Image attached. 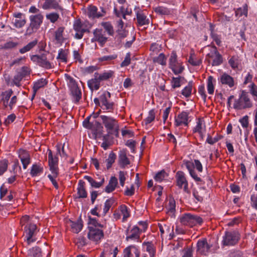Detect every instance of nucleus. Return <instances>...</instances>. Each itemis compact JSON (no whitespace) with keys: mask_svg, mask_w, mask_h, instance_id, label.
Listing matches in <instances>:
<instances>
[{"mask_svg":"<svg viewBox=\"0 0 257 257\" xmlns=\"http://www.w3.org/2000/svg\"><path fill=\"white\" fill-rule=\"evenodd\" d=\"M23 78V77L18 72H17V74L14 77L13 80V85L19 86L20 85V83Z\"/></svg>","mask_w":257,"mask_h":257,"instance_id":"774afa93","label":"nucleus"},{"mask_svg":"<svg viewBox=\"0 0 257 257\" xmlns=\"http://www.w3.org/2000/svg\"><path fill=\"white\" fill-rule=\"evenodd\" d=\"M189 112L187 111H183L175 117V125L176 126H188L190 120L189 116Z\"/></svg>","mask_w":257,"mask_h":257,"instance_id":"f8f14e48","label":"nucleus"},{"mask_svg":"<svg viewBox=\"0 0 257 257\" xmlns=\"http://www.w3.org/2000/svg\"><path fill=\"white\" fill-rule=\"evenodd\" d=\"M47 20H49L52 23L56 22L59 18V15L55 12H52L47 14L46 15Z\"/></svg>","mask_w":257,"mask_h":257,"instance_id":"864d4df0","label":"nucleus"},{"mask_svg":"<svg viewBox=\"0 0 257 257\" xmlns=\"http://www.w3.org/2000/svg\"><path fill=\"white\" fill-rule=\"evenodd\" d=\"M211 246V245L208 243L206 239L199 240L197 243V251L202 254L206 255L209 252Z\"/></svg>","mask_w":257,"mask_h":257,"instance_id":"dca6fc26","label":"nucleus"},{"mask_svg":"<svg viewBox=\"0 0 257 257\" xmlns=\"http://www.w3.org/2000/svg\"><path fill=\"white\" fill-rule=\"evenodd\" d=\"M116 157L115 154L113 152H111L109 153L108 158L106 160V168L107 170L109 169L111 167L112 165L115 162Z\"/></svg>","mask_w":257,"mask_h":257,"instance_id":"a18cd8bd","label":"nucleus"},{"mask_svg":"<svg viewBox=\"0 0 257 257\" xmlns=\"http://www.w3.org/2000/svg\"><path fill=\"white\" fill-rule=\"evenodd\" d=\"M180 222L183 225L193 227L197 224H201L203 220L200 217L197 215L186 213L181 218Z\"/></svg>","mask_w":257,"mask_h":257,"instance_id":"1a4fd4ad","label":"nucleus"},{"mask_svg":"<svg viewBox=\"0 0 257 257\" xmlns=\"http://www.w3.org/2000/svg\"><path fill=\"white\" fill-rule=\"evenodd\" d=\"M8 161L7 160H3L0 161V175H3L8 168Z\"/></svg>","mask_w":257,"mask_h":257,"instance_id":"0e129e2a","label":"nucleus"},{"mask_svg":"<svg viewBox=\"0 0 257 257\" xmlns=\"http://www.w3.org/2000/svg\"><path fill=\"white\" fill-rule=\"evenodd\" d=\"M140 237V229L137 226H134L130 231V234L126 237V240L130 239L134 240L139 238Z\"/></svg>","mask_w":257,"mask_h":257,"instance_id":"2f4dec72","label":"nucleus"},{"mask_svg":"<svg viewBox=\"0 0 257 257\" xmlns=\"http://www.w3.org/2000/svg\"><path fill=\"white\" fill-rule=\"evenodd\" d=\"M22 226H24V230L25 234V240L28 245L36 240L35 237L39 231L36 225L33 223L30 217L27 215L23 216L20 220Z\"/></svg>","mask_w":257,"mask_h":257,"instance_id":"f257e3e1","label":"nucleus"},{"mask_svg":"<svg viewBox=\"0 0 257 257\" xmlns=\"http://www.w3.org/2000/svg\"><path fill=\"white\" fill-rule=\"evenodd\" d=\"M71 95L73 102L77 104L81 99L82 93L79 87L70 89Z\"/></svg>","mask_w":257,"mask_h":257,"instance_id":"a878e982","label":"nucleus"},{"mask_svg":"<svg viewBox=\"0 0 257 257\" xmlns=\"http://www.w3.org/2000/svg\"><path fill=\"white\" fill-rule=\"evenodd\" d=\"M228 63L233 70L238 69L241 65V60L237 55L232 56L228 60Z\"/></svg>","mask_w":257,"mask_h":257,"instance_id":"c85d7f7f","label":"nucleus"},{"mask_svg":"<svg viewBox=\"0 0 257 257\" xmlns=\"http://www.w3.org/2000/svg\"><path fill=\"white\" fill-rule=\"evenodd\" d=\"M170 68L176 75L181 73L184 69V67L179 62L175 65L174 67H172Z\"/></svg>","mask_w":257,"mask_h":257,"instance_id":"6e6d98bb","label":"nucleus"},{"mask_svg":"<svg viewBox=\"0 0 257 257\" xmlns=\"http://www.w3.org/2000/svg\"><path fill=\"white\" fill-rule=\"evenodd\" d=\"M131 164V161L127 156V151L122 149L118 152V164L121 168H125Z\"/></svg>","mask_w":257,"mask_h":257,"instance_id":"2eb2a0df","label":"nucleus"},{"mask_svg":"<svg viewBox=\"0 0 257 257\" xmlns=\"http://www.w3.org/2000/svg\"><path fill=\"white\" fill-rule=\"evenodd\" d=\"M215 80L212 76H209L207 79V91L210 94H212L214 93V87L213 85V82H215Z\"/></svg>","mask_w":257,"mask_h":257,"instance_id":"37998d69","label":"nucleus"},{"mask_svg":"<svg viewBox=\"0 0 257 257\" xmlns=\"http://www.w3.org/2000/svg\"><path fill=\"white\" fill-rule=\"evenodd\" d=\"M121 214L123 215L122 221H125L130 217V212L127 206L125 205H121L119 207Z\"/></svg>","mask_w":257,"mask_h":257,"instance_id":"3c124183","label":"nucleus"},{"mask_svg":"<svg viewBox=\"0 0 257 257\" xmlns=\"http://www.w3.org/2000/svg\"><path fill=\"white\" fill-rule=\"evenodd\" d=\"M248 9L246 4L243 5L242 7L237 8L235 11V16L237 17H240L244 16L245 17H247Z\"/></svg>","mask_w":257,"mask_h":257,"instance_id":"4c0bfd02","label":"nucleus"},{"mask_svg":"<svg viewBox=\"0 0 257 257\" xmlns=\"http://www.w3.org/2000/svg\"><path fill=\"white\" fill-rule=\"evenodd\" d=\"M155 117V112L154 109H151L149 112L148 116L145 119V122L146 124L150 123L152 122Z\"/></svg>","mask_w":257,"mask_h":257,"instance_id":"e2e57ef3","label":"nucleus"},{"mask_svg":"<svg viewBox=\"0 0 257 257\" xmlns=\"http://www.w3.org/2000/svg\"><path fill=\"white\" fill-rule=\"evenodd\" d=\"M249 90L250 94L252 95L253 99L257 101V86L253 83H252L249 86Z\"/></svg>","mask_w":257,"mask_h":257,"instance_id":"4d7b16f0","label":"nucleus"},{"mask_svg":"<svg viewBox=\"0 0 257 257\" xmlns=\"http://www.w3.org/2000/svg\"><path fill=\"white\" fill-rule=\"evenodd\" d=\"M192 83L191 82H189L188 85L185 86L184 89L182 90L181 93L183 95H184L186 97H189L192 92Z\"/></svg>","mask_w":257,"mask_h":257,"instance_id":"603ef678","label":"nucleus"},{"mask_svg":"<svg viewBox=\"0 0 257 257\" xmlns=\"http://www.w3.org/2000/svg\"><path fill=\"white\" fill-rule=\"evenodd\" d=\"M176 203L174 199L169 200L168 205L167 206L168 213H173L175 211Z\"/></svg>","mask_w":257,"mask_h":257,"instance_id":"5fc2aeb1","label":"nucleus"},{"mask_svg":"<svg viewBox=\"0 0 257 257\" xmlns=\"http://www.w3.org/2000/svg\"><path fill=\"white\" fill-rule=\"evenodd\" d=\"M99 117L108 135L118 132L119 125L115 118L106 115H100Z\"/></svg>","mask_w":257,"mask_h":257,"instance_id":"f03ea898","label":"nucleus"},{"mask_svg":"<svg viewBox=\"0 0 257 257\" xmlns=\"http://www.w3.org/2000/svg\"><path fill=\"white\" fill-rule=\"evenodd\" d=\"M240 239V234L236 230L226 231L222 236V245L233 246L237 243Z\"/></svg>","mask_w":257,"mask_h":257,"instance_id":"20e7f679","label":"nucleus"},{"mask_svg":"<svg viewBox=\"0 0 257 257\" xmlns=\"http://www.w3.org/2000/svg\"><path fill=\"white\" fill-rule=\"evenodd\" d=\"M13 93V91L12 89H10L2 92V100L4 106L8 104V101H9L10 97L12 96Z\"/></svg>","mask_w":257,"mask_h":257,"instance_id":"c9c22d12","label":"nucleus"},{"mask_svg":"<svg viewBox=\"0 0 257 257\" xmlns=\"http://www.w3.org/2000/svg\"><path fill=\"white\" fill-rule=\"evenodd\" d=\"M44 17L41 14H38L35 15L30 16V23L29 26L27 28L26 34L31 35L36 32L40 27L43 23Z\"/></svg>","mask_w":257,"mask_h":257,"instance_id":"7ed1b4c3","label":"nucleus"},{"mask_svg":"<svg viewBox=\"0 0 257 257\" xmlns=\"http://www.w3.org/2000/svg\"><path fill=\"white\" fill-rule=\"evenodd\" d=\"M88 23L82 22L80 19L74 21L73 28L76 33L74 38L76 39H81L85 32H89V27H88Z\"/></svg>","mask_w":257,"mask_h":257,"instance_id":"6e6552de","label":"nucleus"},{"mask_svg":"<svg viewBox=\"0 0 257 257\" xmlns=\"http://www.w3.org/2000/svg\"><path fill=\"white\" fill-rule=\"evenodd\" d=\"M104 234L102 230L94 227H89L88 238L94 241H98L103 237Z\"/></svg>","mask_w":257,"mask_h":257,"instance_id":"4468645a","label":"nucleus"},{"mask_svg":"<svg viewBox=\"0 0 257 257\" xmlns=\"http://www.w3.org/2000/svg\"><path fill=\"white\" fill-rule=\"evenodd\" d=\"M114 72L112 70L105 71L101 73L98 74L96 73V76L99 81H106L114 76Z\"/></svg>","mask_w":257,"mask_h":257,"instance_id":"7c9ffc66","label":"nucleus"},{"mask_svg":"<svg viewBox=\"0 0 257 257\" xmlns=\"http://www.w3.org/2000/svg\"><path fill=\"white\" fill-rule=\"evenodd\" d=\"M46 79L41 78L34 83V91L36 92L40 88L44 87L47 84Z\"/></svg>","mask_w":257,"mask_h":257,"instance_id":"ea45409f","label":"nucleus"},{"mask_svg":"<svg viewBox=\"0 0 257 257\" xmlns=\"http://www.w3.org/2000/svg\"><path fill=\"white\" fill-rule=\"evenodd\" d=\"M49 170L51 172L50 175H54V177H58L59 174L58 165H48Z\"/></svg>","mask_w":257,"mask_h":257,"instance_id":"69168bd1","label":"nucleus"},{"mask_svg":"<svg viewBox=\"0 0 257 257\" xmlns=\"http://www.w3.org/2000/svg\"><path fill=\"white\" fill-rule=\"evenodd\" d=\"M176 185L180 189H183L185 192L190 193L188 188V183L185 173L182 171H178L176 176Z\"/></svg>","mask_w":257,"mask_h":257,"instance_id":"9b49d317","label":"nucleus"},{"mask_svg":"<svg viewBox=\"0 0 257 257\" xmlns=\"http://www.w3.org/2000/svg\"><path fill=\"white\" fill-rule=\"evenodd\" d=\"M43 172V167L40 164H34L31 167L30 175L32 177L40 175Z\"/></svg>","mask_w":257,"mask_h":257,"instance_id":"bb28decb","label":"nucleus"},{"mask_svg":"<svg viewBox=\"0 0 257 257\" xmlns=\"http://www.w3.org/2000/svg\"><path fill=\"white\" fill-rule=\"evenodd\" d=\"M77 194L79 198H85L87 196V193L85 188V182L80 180L78 182L77 188Z\"/></svg>","mask_w":257,"mask_h":257,"instance_id":"b1692460","label":"nucleus"},{"mask_svg":"<svg viewBox=\"0 0 257 257\" xmlns=\"http://www.w3.org/2000/svg\"><path fill=\"white\" fill-rule=\"evenodd\" d=\"M13 23L16 28H21L26 24V21L25 19H15L13 20Z\"/></svg>","mask_w":257,"mask_h":257,"instance_id":"13d9d810","label":"nucleus"},{"mask_svg":"<svg viewBox=\"0 0 257 257\" xmlns=\"http://www.w3.org/2000/svg\"><path fill=\"white\" fill-rule=\"evenodd\" d=\"M167 173L164 170H161L156 174L154 178L155 180L158 182H161L167 177Z\"/></svg>","mask_w":257,"mask_h":257,"instance_id":"de8ad7c7","label":"nucleus"},{"mask_svg":"<svg viewBox=\"0 0 257 257\" xmlns=\"http://www.w3.org/2000/svg\"><path fill=\"white\" fill-rule=\"evenodd\" d=\"M203 128H205V125L201 118H199L196 122V125L193 128V133H201Z\"/></svg>","mask_w":257,"mask_h":257,"instance_id":"49530a36","label":"nucleus"},{"mask_svg":"<svg viewBox=\"0 0 257 257\" xmlns=\"http://www.w3.org/2000/svg\"><path fill=\"white\" fill-rule=\"evenodd\" d=\"M64 29L63 27H60L55 32V39L57 44L61 45L64 42L63 33Z\"/></svg>","mask_w":257,"mask_h":257,"instance_id":"cd10ccee","label":"nucleus"},{"mask_svg":"<svg viewBox=\"0 0 257 257\" xmlns=\"http://www.w3.org/2000/svg\"><path fill=\"white\" fill-rule=\"evenodd\" d=\"M127 175V172L120 171L118 172V179L119 183L121 186L123 187L124 185L125 181L126 180V176Z\"/></svg>","mask_w":257,"mask_h":257,"instance_id":"680f3d73","label":"nucleus"},{"mask_svg":"<svg viewBox=\"0 0 257 257\" xmlns=\"http://www.w3.org/2000/svg\"><path fill=\"white\" fill-rule=\"evenodd\" d=\"M167 58L164 53H160L158 56L154 58V62L162 65H166Z\"/></svg>","mask_w":257,"mask_h":257,"instance_id":"09e8293b","label":"nucleus"},{"mask_svg":"<svg viewBox=\"0 0 257 257\" xmlns=\"http://www.w3.org/2000/svg\"><path fill=\"white\" fill-rule=\"evenodd\" d=\"M218 81L229 88H232L234 85V78L226 73H223L220 76Z\"/></svg>","mask_w":257,"mask_h":257,"instance_id":"a211bd4d","label":"nucleus"},{"mask_svg":"<svg viewBox=\"0 0 257 257\" xmlns=\"http://www.w3.org/2000/svg\"><path fill=\"white\" fill-rule=\"evenodd\" d=\"M115 200L114 198L111 197L107 199L104 204L103 208V215H105L109 211L111 207L114 203Z\"/></svg>","mask_w":257,"mask_h":257,"instance_id":"58836bf2","label":"nucleus"},{"mask_svg":"<svg viewBox=\"0 0 257 257\" xmlns=\"http://www.w3.org/2000/svg\"><path fill=\"white\" fill-rule=\"evenodd\" d=\"M111 94L107 91H104L100 95V107L104 112H112L114 108V103L110 100Z\"/></svg>","mask_w":257,"mask_h":257,"instance_id":"39448f33","label":"nucleus"},{"mask_svg":"<svg viewBox=\"0 0 257 257\" xmlns=\"http://www.w3.org/2000/svg\"><path fill=\"white\" fill-rule=\"evenodd\" d=\"M42 8L45 10L50 9L63 10L62 7L60 6L59 3L56 0H45L42 5Z\"/></svg>","mask_w":257,"mask_h":257,"instance_id":"aec40b11","label":"nucleus"},{"mask_svg":"<svg viewBox=\"0 0 257 257\" xmlns=\"http://www.w3.org/2000/svg\"><path fill=\"white\" fill-rule=\"evenodd\" d=\"M100 81L96 76V73L94 74V78L89 80L87 81V85L89 88L93 91V90H97L100 88Z\"/></svg>","mask_w":257,"mask_h":257,"instance_id":"5701e85b","label":"nucleus"},{"mask_svg":"<svg viewBox=\"0 0 257 257\" xmlns=\"http://www.w3.org/2000/svg\"><path fill=\"white\" fill-rule=\"evenodd\" d=\"M153 10L156 13L162 16L169 15L171 14V11L169 9L163 6L154 7Z\"/></svg>","mask_w":257,"mask_h":257,"instance_id":"e433bc0d","label":"nucleus"},{"mask_svg":"<svg viewBox=\"0 0 257 257\" xmlns=\"http://www.w3.org/2000/svg\"><path fill=\"white\" fill-rule=\"evenodd\" d=\"M48 165H58V158L57 156H54L51 150L48 149Z\"/></svg>","mask_w":257,"mask_h":257,"instance_id":"c03bdc74","label":"nucleus"},{"mask_svg":"<svg viewBox=\"0 0 257 257\" xmlns=\"http://www.w3.org/2000/svg\"><path fill=\"white\" fill-rule=\"evenodd\" d=\"M84 179L87 180L92 187L95 188H100L104 182V178H102L100 182H96L91 177L89 176H84Z\"/></svg>","mask_w":257,"mask_h":257,"instance_id":"473e14b6","label":"nucleus"},{"mask_svg":"<svg viewBox=\"0 0 257 257\" xmlns=\"http://www.w3.org/2000/svg\"><path fill=\"white\" fill-rule=\"evenodd\" d=\"M252 106V103L246 92L242 91L239 98L235 99L233 108L235 109L241 110L249 108Z\"/></svg>","mask_w":257,"mask_h":257,"instance_id":"423d86ee","label":"nucleus"},{"mask_svg":"<svg viewBox=\"0 0 257 257\" xmlns=\"http://www.w3.org/2000/svg\"><path fill=\"white\" fill-rule=\"evenodd\" d=\"M87 16L90 19L99 18L102 17L100 12H97V8L94 6H89L88 7Z\"/></svg>","mask_w":257,"mask_h":257,"instance_id":"393cba45","label":"nucleus"},{"mask_svg":"<svg viewBox=\"0 0 257 257\" xmlns=\"http://www.w3.org/2000/svg\"><path fill=\"white\" fill-rule=\"evenodd\" d=\"M140 252L137 246L134 245H130L124 249L123 257H140Z\"/></svg>","mask_w":257,"mask_h":257,"instance_id":"6ab92c4d","label":"nucleus"},{"mask_svg":"<svg viewBox=\"0 0 257 257\" xmlns=\"http://www.w3.org/2000/svg\"><path fill=\"white\" fill-rule=\"evenodd\" d=\"M41 250L39 247H34L30 249L28 253V257H41Z\"/></svg>","mask_w":257,"mask_h":257,"instance_id":"a19ab883","label":"nucleus"},{"mask_svg":"<svg viewBox=\"0 0 257 257\" xmlns=\"http://www.w3.org/2000/svg\"><path fill=\"white\" fill-rule=\"evenodd\" d=\"M181 77H173L171 81V86L172 88L175 89L179 88L181 86Z\"/></svg>","mask_w":257,"mask_h":257,"instance_id":"052dcab7","label":"nucleus"},{"mask_svg":"<svg viewBox=\"0 0 257 257\" xmlns=\"http://www.w3.org/2000/svg\"><path fill=\"white\" fill-rule=\"evenodd\" d=\"M118 185V180L115 176H111L109 180L108 184L104 189V191L107 193L112 192Z\"/></svg>","mask_w":257,"mask_h":257,"instance_id":"4be33fe9","label":"nucleus"},{"mask_svg":"<svg viewBox=\"0 0 257 257\" xmlns=\"http://www.w3.org/2000/svg\"><path fill=\"white\" fill-rule=\"evenodd\" d=\"M131 61L130 53H126L124 60L121 63L120 67H124L128 66Z\"/></svg>","mask_w":257,"mask_h":257,"instance_id":"338daca9","label":"nucleus"},{"mask_svg":"<svg viewBox=\"0 0 257 257\" xmlns=\"http://www.w3.org/2000/svg\"><path fill=\"white\" fill-rule=\"evenodd\" d=\"M64 77L70 90L78 87L76 80L68 74H65Z\"/></svg>","mask_w":257,"mask_h":257,"instance_id":"f704fd0d","label":"nucleus"},{"mask_svg":"<svg viewBox=\"0 0 257 257\" xmlns=\"http://www.w3.org/2000/svg\"><path fill=\"white\" fill-rule=\"evenodd\" d=\"M101 26L105 29V32H107L110 36H112L114 34L113 28L109 22H103Z\"/></svg>","mask_w":257,"mask_h":257,"instance_id":"8fccbe9b","label":"nucleus"},{"mask_svg":"<svg viewBox=\"0 0 257 257\" xmlns=\"http://www.w3.org/2000/svg\"><path fill=\"white\" fill-rule=\"evenodd\" d=\"M93 34L94 37L91 39V42L97 41L101 47H103L108 39L105 36V32L102 29H96Z\"/></svg>","mask_w":257,"mask_h":257,"instance_id":"ddd939ff","label":"nucleus"},{"mask_svg":"<svg viewBox=\"0 0 257 257\" xmlns=\"http://www.w3.org/2000/svg\"><path fill=\"white\" fill-rule=\"evenodd\" d=\"M31 60L34 63L46 69L52 68V64L47 59V54L41 55H33L31 56Z\"/></svg>","mask_w":257,"mask_h":257,"instance_id":"9d476101","label":"nucleus"},{"mask_svg":"<svg viewBox=\"0 0 257 257\" xmlns=\"http://www.w3.org/2000/svg\"><path fill=\"white\" fill-rule=\"evenodd\" d=\"M206 48L209 50V52L206 55V58L212 60V66H217L221 65L223 62V58L217 51V48L215 46H207Z\"/></svg>","mask_w":257,"mask_h":257,"instance_id":"0eeeda50","label":"nucleus"},{"mask_svg":"<svg viewBox=\"0 0 257 257\" xmlns=\"http://www.w3.org/2000/svg\"><path fill=\"white\" fill-rule=\"evenodd\" d=\"M19 158L23 165L24 169H26L31 163V158L29 153L24 149H20L18 152Z\"/></svg>","mask_w":257,"mask_h":257,"instance_id":"f3484780","label":"nucleus"},{"mask_svg":"<svg viewBox=\"0 0 257 257\" xmlns=\"http://www.w3.org/2000/svg\"><path fill=\"white\" fill-rule=\"evenodd\" d=\"M68 55V50L60 49L58 50V54L56 57V59L59 62L66 63L67 62Z\"/></svg>","mask_w":257,"mask_h":257,"instance_id":"c756f323","label":"nucleus"},{"mask_svg":"<svg viewBox=\"0 0 257 257\" xmlns=\"http://www.w3.org/2000/svg\"><path fill=\"white\" fill-rule=\"evenodd\" d=\"M38 42V41L37 39L34 40L33 41L29 42L27 45L20 49L19 50V52L21 54H24L27 52L30 51L37 45Z\"/></svg>","mask_w":257,"mask_h":257,"instance_id":"72a5a7b5","label":"nucleus"},{"mask_svg":"<svg viewBox=\"0 0 257 257\" xmlns=\"http://www.w3.org/2000/svg\"><path fill=\"white\" fill-rule=\"evenodd\" d=\"M178 63L177 56L175 52H172L169 59V67H174V65Z\"/></svg>","mask_w":257,"mask_h":257,"instance_id":"bf43d9fd","label":"nucleus"},{"mask_svg":"<svg viewBox=\"0 0 257 257\" xmlns=\"http://www.w3.org/2000/svg\"><path fill=\"white\" fill-rule=\"evenodd\" d=\"M71 229L73 232L78 233L82 228L83 224L81 220L71 222Z\"/></svg>","mask_w":257,"mask_h":257,"instance_id":"79ce46f5","label":"nucleus"},{"mask_svg":"<svg viewBox=\"0 0 257 257\" xmlns=\"http://www.w3.org/2000/svg\"><path fill=\"white\" fill-rule=\"evenodd\" d=\"M137 24L139 26L149 25L150 20L142 11H138L136 13Z\"/></svg>","mask_w":257,"mask_h":257,"instance_id":"412c9836","label":"nucleus"}]
</instances>
